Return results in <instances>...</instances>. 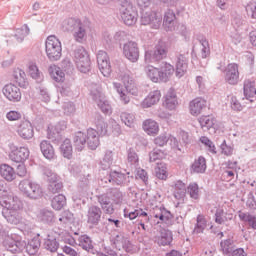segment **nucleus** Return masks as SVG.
Here are the masks:
<instances>
[{
  "instance_id": "1",
  "label": "nucleus",
  "mask_w": 256,
  "mask_h": 256,
  "mask_svg": "<svg viewBox=\"0 0 256 256\" xmlns=\"http://www.w3.org/2000/svg\"><path fill=\"white\" fill-rule=\"evenodd\" d=\"M41 234H37L28 242L25 240H17L13 235L7 236L3 240V247L10 253H22L24 249H26V253L28 255H37L39 253V249H41Z\"/></svg>"
},
{
  "instance_id": "2",
  "label": "nucleus",
  "mask_w": 256,
  "mask_h": 256,
  "mask_svg": "<svg viewBox=\"0 0 256 256\" xmlns=\"http://www.w3.org/2000/svg\"><path fill=\"white\" fill-rule=\"evenodd\" d=\"M90 95L104 115H111L113 113L111 104H109V101L105 99V95L101 92V85L92 83L90 85Z\"/></svg>"
},
{
  "instance_id": "3",
  "label": "nucleus",
  "mask_w": 256,
  "mask_h": 256,
  "mask_svg": "<svg viewBox=\"0 0 256 256\" xmlns=\"http://www.w3.org/2000/svg\"><path fill=\"white\" fill-rule=\"evenodd\" d=\"M120 17L125 25L129 27L137 23V8L129 0H123L120 3Z\"/></svg>"
},
{
  "instance_id": "4",
  "label": "nucleus",
  "mask_w": 256,
  "mask_h": 256,
  "mask_svg": "<svg viewBox=\"0 0 256 256\" xmlns=\"http://www.w3.org/2000/svg\"><path fill=\"white\" fill-rule=\"evenodd\" d=\"M45 51L49 61H59L63 53L61 41L55 35L48 36L45 42Z\"/></svg>"
},
{
  "instance_id": "5",
  "label": "nucleus",
  "mask_w": 256,
  "mask_h": 256,
  "mask_svg": "<svg viewBox=\"0 0 256 256\" xmlns=\"http://www.w3.org/2000/svg\"><path fill=\"white\" fill-rule=\"evenodd\" d=\"M74 61L80 73H89L91 71V58L83 46H78L73 52Z\"/></svg>"
},
{
  "instance_id": "6",
  "label": "nucleus",
  "mask_w": 256,
  "mask_h": 256,
  "mask_svg": "<svg viewBox=\"0 0 256 256\" xmlns=\"http://www.w3.org/2000/svg\"><path fill=\"white\" fill-rule=\"evenodd\" d=\"M21 193L28 199H41L43 197V188L38 183L31 180H23L18 185Z\"/></svg>"
},
{
  "instance_id": "7",
  "label": "nucleus",
  "mask_w": 256,
  "mask_h": 256,
  "mask_svg": "<svg viewBox=\"0 0 256 256\" xmlns=\"http://www.w3.org/2000/svg\"><path fill=\"white\" fill-rule=\"evenodd\" d=\"M167 57V45L159 41L154 50L145 51V63H157Z\"/></svg>"
},
{
  "instance_id": "8",
  "label": "nucleus",
  "mask_w": 256,
  "mask_h": 256,
  "mask_svg": "<svg viewBox=\"0 0 256 256\" xmlns=\"http://www.w3.org/2000/svg\"><path fill=\"white\" fill-rule=\"evenodd\" d=\"M0 205L6 209V213H9V211H21L23 209V202L11 191L2 195Z\"/></svg>"
},
{
  "instance_id": "9",
  "label": "nucleus",
  "mask_w": 256,
  "mask_h": 256,
  "mask_svg": "<svg viewBox=\"0 0 256 256\" xmlns=\"http://www.w3.org/2000/svg\"><path fill=\"white\" fill-rule=\"evenodd\" d=\"M133 177L127 174L117 171H111L104 178L101 179V183H111V185H118L119 187H126L131 183Z\"/></svg>"
},
{
  "instance_id": "10",
  "label": "nucleus",
  "mask_w": 256,
  "mask_h": 256,
  "mask_svg": "<svg viewBox=\"0 0 256 256\" xmlns=\"http://www.w3.org/2000/svg\"><path fill=\"white\" fill-rule=\"evenodd\" d=\"M163 21V16L160 13L153 11H145L142 9L141 11V25H150L152 29H159L161 27V23Z\"/></svg>"
},
{
  "instance_id": "11",
  "label": "nucleus",
  "mask_w": 256,
  "mask_h": 256,
  "mask_svg": "<svg viewBox=\"0 0 256 256\" xmlns=\"http://www.w3.org/2000/svg\"><path fill=\"white\" fill-rule=\"evenodd\" d=\"M154 217V219H159L157 223H165V225H172L173 223V214L165 207L155 206L150 210L149 218Z\"/></svg>"
},
{
  "instance_id": "12",
  "label": "nucleus",
  "mask_w": 256,
  "mask_h": 256,
  "mask_svg": "<svg viewBox=\"0 0 256 256\" xmlns=\"http://www.w3.org/2000/svg\"><path fill=\"white\" fill-rule=\"evenodd\" d=\"M239 64L229 63L224 70V81L228 85H238L239 84Z\"/></svg>"
},
{
  "instance_id": "13",
  "label": "nucleus",
  "mask_w": 256,
  "mask_h": 256,
  "mask_svg": "<svg viewBox=\"0 0 256 256\" xmlns=\"http://www.w3.org/2000/svg\"><path fill=\"white\" fill-rule=\"evenodd\" d=\"M17 135L24 139V141H29L35 137V130L33 129V124L29 120L21 121L16 128Z\"/></svg>"
},
{
  "instance_id": "14",
  "label": "nucleus",
  "mask_w": 256,
  "mask_h": 256,
  "mask_svg": "<svg viewBox=\"0 0 256 256\" xmlns=\"http://www.w3.org/2000/svg\"><path fill=\"white\" fill-rule=\"evenodd\" d=\"M87 223L91 229L97 227L101 223V217H103V210L99 206L91 205L87 210Z\"/></svg>"
},
{
  "instance_id": "15",
  "label": "nucleus",
  "mask_w": 256,
  "mask_h": 256,
  "mask_svg": "<svg viewBox=\"0 0 256 256\" xmlns=\"http://www.w3.org/2000/svg\"><path fill=\"white\" fill-rule=\"evenodd\" d=\"M98 69L104 77L111 75V61L109 55L103 50H99L97 53Z\"/></svg>"
},
{
  "instance_id": "16",
  "label": "nucleus",
  "mask_w": 256,
  "mask_h": 256,
  "mask_svg": "<svg viewBox=\"0 0 256 256\" xmlns=\"http://www.w3.org/2000/svg\"><path fill=\"white\" fill-rule=\"evenodd\" d=\"M123 55L131 63L139 61V46L134 41H129L123 45Z\"/></svg>"
},
{
  "instance_id": "17",
  "label": "nucleus",
  "mask_w": 256,
  "mask_h": 256,
  "mask_svg": "<svg viewBox=\"0 0 256 256\" xmlns=\"http://www.w3.org/2000/svg\"><path fill=\"white\" fill-rule=\"evenodd\" d=\"M44 175L48 177V190L50 193H60L61 189H63V183L59 180V177L57 174H55L50 169H44Z\"/></svg>"
},
{
  "instance_id": "18",
  "label": "nucleus",
  "mask_w": 256,
  "mask_h": 256,
  "mask_svg": "<svg viewBox=\"0 0 256 256\" xmlns=\"http://www.w3.org/2000/svg\"><path fill=\"white\" fill-rule=\"evenodd\" d=\"M2 93L12 103H19L21 101V89L13 83L6 84L2 88Z\"/></svg>"
},
{
  "instance_id": "19",
  "label": "nucleus",
  "mask_w": 256,
  "mask_h": 256,
  "mask_svg": "<svg viewBox=\"0 0 256 256\" xmlns=\"http://www.w3.org/2000/svg\"><path fill=\"white\" fill-rule=\"evenodd\" d=\"M29 155V148L19 147L10 152L9 159L12 160L13 163H25V161L29 159Z\"/></svg>"
},
{
  "instance_id": "20",
  "label": "nucleus",
  "mask_w": 256,
  "mask_h": 256,
  "mask_svg": "<svg viewBox=\"0 0 256 256\" xmlns=\"http://www.w3.org/2000/svg\"><path fill=\"white\" fill-rule=\"evenodd\" d=\"M113 244L117 249H124L126 253H129L132 251L133 246L131 244V240H129V237L125 236L123 233L117 234L113 239Z\"/></svg>"
},
{
  "instance_id": "21",
  "label": "nucleus",
  "mask_w": 256,
  "mask_h": 256,
  "mask_svg": "<svg viewBox=\"0 0 256 256\" xmlns=\"http://www.w3.org/2000/svg\"><path fill=\"white\" fill-rule=\"evenodd\" d=\"M189 53L180 54L177 56L176 61V77H183L187 73V68L189 67Z\"/></svg>"
},
{
  "instance_id": "22",
  "label": "nucleus",
  "mask_w": 256,
  "mask_h": 256,
  "mask_svg": "<svg viewBox=\"0 0 256 256\" xmlns=\"http://www.w3.org/2000/svg\"><path fill=\"white\" fill-rule=\"evenodd\" d=\"M120 79L127 93H129L130 95H137L138 93L137 85L135 84V79H133L131 75L127 73L121 74Z\"/></svg>"
},
{
  "instance_id": "23",
  "label": "nucleus",
  "mask_w": 256,
  "mask_h": 256,
  "mask_svg": "<svg viewBox=\"0 0 256 256\" xmlns=\"http://www.w3.org/2000/svg\"><path fill=\"white\" fill-rule=\"evenodd\" d=\"M98 203H100L106 215H113V213H115V208H113V204H111V197L108 192L98 196Z\"/></svg>"
},
{
  "instance_id": "24",
  "label": "nucleus",
  "mask_w": 256,
  "mask_h": 256,
  "mask_svg": "<svg viewBox=\"0 0 256 256\" xmlns=\"http://www.w3.org/2000/svg\"><path fill=\"white\" fill-rule=\"evenodd\" d=\"M86 143L88 144L89 149H91L92 151H95V149H97V147H99L101 142L99 140V134H98L97 130H95L93 128H89L87 130Z\"/></svg>"
},
{
  "instance_id": "25",
  "label": "nucleus",
  "mask_w": 256,
  "mask_h": 256,
  "mask_svg": "<svg viewBox=\"0 0 256 256\" xmlns=\"http://www.w3.org/2000/svg\"><path fill=\"white\" fill-rule=\"evenodd\" d=\"M77 245L78 247L82 248L83 251H86L87 253H93L95 246L93 245V239H91V236L84 234L80 235L77 238Z\"/></svg>"
},
{
  "instance_id": "26",
  "label": "nucleus",
  "mask_w": 256,
  "mask_h": 256,
  "mask_svg": "<svg viewBox=\"0 0 256 256\" xmlns=\"http://www.w3.org/2000/svg\"><path fill=\"white\" fill-rule=\"evenodd\" d=\"M160 100H161V91L153 90L148 94V97H146L142 101L141 107H143V109H149V107H153V105H157L158 101Z\"/></svg>"
},
{
  "instance_id": "27",
  "label": "nucleus",
  "mask_w": 256,
  "mask_h": 256,
  "mask_svg": "<svg viewBox=\"0 0 256 256\" xmlns=\"http://www.w3.org/2000/svg\"><path fill=\"white\" fill-rule=\"evenodd\" d=\"M2 214L6 221L11 225H19V223H23V214H21V210H9V212L2 211Z\"/></svg>"
},
{
  "instance_id": "28",
  "label": "nucleus",
  "mask_w": 256,
  "mask_h": 256,
  "mask_svg": "<svg viewBox=\"0 0 256 256\" xmlns=\"http://www.w3.org/2000/svg\"><path fill=\"white\" fill-rule=\"evenodd\" d=\"M173 197L177 199V201H183L185 199V195H187V186L181 180H177L173 185Z\"/></svg>"
},
{
  "instance_id": "29",
  "label": "nucleus",
  "mask_w": 256,
  "mask_h": 256,
  "mask_svg": "<svg viewBox=\"0 0 256 256\" xmlns=\"http://www.w3.org/2000/svg\"><path fill=\"white\" fill-rule=\"evenodd\" d=\"M44 248L50 253H57L59 249V241L53 232L47 234V238L44 240Z\"/></svg>"
},
{
  "instance_id": "30",
  "label": "nucleus",
  "mask_w": 256,
  "mask_h": 256,
  "mask_svg": "<svg viewBox=\"0 0 256 256\" xmlns=\"http://www.w3.org/2000/svg\"><path fill=\"white\" fill-rule=\"evenodd\" d=\"M72 33H74V39L77 43H83L85 37H87V23L81 21L78 22Z\"/></svg>"
},
{
  "instance_id": "31",
  "label": "nucleus",
  "mask_w": 256,
  "mask_h": 256,
  "mask_svg": "<svg viewBox=\"0 0 256 256\" xmlns=\"http://www.w3.org/2000/svg\"><path fill=\"white\" fill-rule=\"evenodd\" d=\"M40 151L45 159L50 161L51 159H55V148H53V145L48 140H42L40 142Z\"/></svg>"
},
{
  "instance_id": "32",
  "label": "nucleus",
  "mask_w": 256,
  "mask_h": 256,
  "mask_svg": "<svg viewBox=\"0 0 256 256\" xmlns=\"http://www.w3.org/2000/svg\"><path fill=\"white\" fill-rule=\"evenodd\" d=\"M207 107V101L203 98H195L190 102L191 115H201V111Z\"/></svg>"
},
{
  "instance_id": "33",
  "label": "nucleus",
  "mask_w": 256,
  "mask_h": 256,
  "mask_svg": "<svg viewBox=\"0 0 256 256\" xmlns=\"http://www.w3.org/2000/svg\"><path fill=\"white\" fill-rule=\"evenodd\" d=\"M207 171V160H205V157L199 156L198 159H196L191 167H190V173H205Z\"/></svg>"
},
{
  "instance_id": "34",
  "label": "nucleus",
  "mask_w": 256,
  "mask_h": 256,
  "mask_svg": "<svg viewBox=\"0 0 256 256\" xmlns=\"http://www.w3.org/2000/svg\"><path fill=\"white\" fill-rule=\"evenodd\" d=\"M73 143L76 151H83L85 145H87V134L82 131H78L74 134Z\"/></svg>"
},
{
  "instance_id": "35",
  "label": "nucleus",
  "mask_w": 256,
  "mask_h": 256,
  "mask_svg": "<svg viewBox=\"0 0 256 256\" xmlns=\"http://www.w3.org/2000/svg\"><path fill=\"white\" fill-rule=\"evenodd\" d=\"M124 217L133 221V219H137V217H144V223H149L150 218L147 212L143 211V209L129 211V209H124Z\"/></svg>"
},
{
  "instance_id": "36",
  "label": "nucleus",
  "mask_w": 256,
  "mask_h": 256,
  "mask_svg": "<svg viewBox=\"0 0 256 256\" xmlns=\"http://www.w3.org/2000/svg\"><path fill=\"white\" fill-rule=\"evenodd\" d=\"M144 71L147 77L153 83H159V81H161V70H159V68H156L155 66H152V65H148L144 68Z\"/></svg>"
},
{
  "instance_id": "37",
  "label": "nucleus",
  "mask_w": 256,
  "mask_h": 256,
  "mask_svg": "<svg viewBox=\"0 0 256 256\" xmlns=\"http://www.w3.org/2000/svg\"><path fill=\"white\" fill-rule=\"evenodd\" d=\"M178 103L179 102H177V94H175V90L170 89L165 96V107L170 111H173V109H176Z\"/></svg>"
},
{
  "instance_id": "38",
  "label": "nucleus",
  "mask_w": 256,
  "mask_h": 256,
  "mask_svg": "<svg viewBox=\"0 0 256 256\" xmlns=\"http://www.w3.org/2000/svg\"><path fill=\"white\" fill-rule=\"evenodd\" d=\"M65 129H67V122H58L54 127V132H48V139H52V141H57V139H61V133L62 131H65Z\"/></svg>"
},
{
  "instance_id": "39",
  "label": "nucleus",
  "mask_w": 256,
  "mask_h": 256,
  "mask_svg": "<svg viewBox=\"0 0 256 256\" xmlns=\"http://www.w3.org/2000/svg\"><path fill=\"white\" fill-rule=\"evenodd\" d=\"M243 89L246 99L253 101V97L256 95L255 80H245Z\"/></svg>"
},
{
  "instance_id": "40",
  "label": "nucleus",
  "mask_w": 256,
  "mask_h": 256,
  "mask_svg": "<svg viewBox=\"0 0 256 256\" xmlns=\"http://www.w3.org/2000/svg\"><path fill=\"white\" fill-rule=\"evenodd\" d=\"M38 221H41V223H53V220L55 219V214H53V211L43 208L41 209L37 214Z\"/></svg>"
},
{
  "instance_id": "41",
  "label": "nucleus",
  "mask_w": 256,
  "mask_h": 256,
  "mask_svg": "<svg viewBox=\"0 0 256 256\" xmlns=\"http://www.w3.org/2000/svg\"><path fill=\"white\" fill-rule=\"evenodd\" d=\"M173 73H175V68L173 67V65L165 62L160 70L161 82L167 83V81H169V78L171 77V75H173Z\"/></svg>"
},
{
  "instance_id": "42",
  "label": "nucleus",
  "mask_w": 256,
  "mask_h": 256,
  "mask_svg": "<svg viewBox=\"0 0 256 256\" xmlns=\"http://www.w3.org/2000/svg\"><path fill=\"white\" fill-rule=\"evenodd\" d=\"M0 175L6 181H14L16 177L15 170L13 169V167L7 164H2L0 166Z\"/></svg>"
},
{
  "instance_id": "43",
  "label": "nucleus",
  "mask_w": 256,
  "mask_h": 256,
  "mask_svg": "<svg viewBox=\"0 0 256 256\" xmlns=\"http://www.w3.org/2000/svg\"><path fill=\"white\" fill-rule=\"evenodd\" d=\"M143 129L148 135H157L159 133V124L152 119L143 122Z\"/></svg>"
},
{
  "instance_id": "44",
  "label": "nucleus",
  "mask_w": 256,
  "mask_h": 256,
  "mask_svg": "<svg viewBox=\"0 0 256 256\" xmlns=\"http://www.w3.org/2000/svg\"><path fill=\"white\" fill-rule=\"evenodd\" d=\"M238 217L240 221H243L244 223H248L249 227L252 229H256V216L253 214H250L249 212H238Z\"/></svg>"
},
{
  "instance_id": "45",
  "label": "nucleus",
  "mask_w": 256,
  "mask_h": 256,
  "mask_svg": "<svg viewBox=\"0 0 256 256\" xmlns=\"http://www.w3.org/2000/svg\"><path fill=\"white\" fill-rule=\"evenodd\" d=\"M177 19V15H175V11L172 9H167L164 12V18H163V24L165 27H168V29L173 28V25H175V20Z\"/></svg>"
},
{
  "instance_id": "46",
  "label": "nucleus",
  "mask_w": 256,
  "mask_h": 256,
  "mask_svg": "<svg viewBox=\"0 0 256 256\" xmlns=\"http://www.w3.org/2000/svg\"><path fill=\"white\" fill-rule=\"evenodd\" d=\"M95 124L98 135H107V122H105V119H103V116L101 114L95 115Z\"/></svg>"
},
{
  "instance_id": "47",
  "label": "nucleus",
  "mask_w": 256,
  "mask_h": 256,
  "mask_svg": "<svg viewBox=\"0 0 256 256\" xmlns=\"http://www.w3.org/2000/svg\"><path fill=\"white\" fill-rule=\"evenodd\" d=\"M49 73L50 77L56 81V83H61V81L65 79V72H63V70L56 65L49 67Z\"/></svg>"
},
{
  "instance_id": "48",
  "label": "nucleus",
  "mask_w": 256,
  "mask_h": 256,
  "mask_svg": "<svg viewBox=\"0 0 256 256\" xmlns=\"http://www.w3.org/2000/svg\"><path fill=\"white\" fill-rule=\"evenodd\" d=\"M172 241L173 233L169 230H162L158 238V245L165 247L167 245H171Z\"/></svg>"
},
{
  "instance_id": "49",
  "label": "nucleus",
  "mask_w": 256,
  "mask_h": 256,
  "mask_svg": "<svg viewBox=\"0 0 256 256\" xmlns=\"http://www.w3.org/2000/svg\"><path fill=\"white\" fill-rule=\"evenodd\" d=\"M107 193L110 197V200L115 203V205H119V203L123 202V192H121L118 188H110L107 190Z\"/></svg>"
},
{
  "instance_id": "50",
  "label": "nucleus",
  "mask_w": 256,
  "mask_h": 256,
  "mask_svg": "<svg viewBox=\"0 0 256 256\" xmlns=\"http://www.w3.org/2000/svg\"><path fill=\"white\" fill-rule=\"evenodd\" d=\"M61 153L66 159H71L73 157V145L71 140L65 139L60 146Z\"/></svg>"
},
{
  "instance_id": "51",
  "label": "nucleus",
  "mask_w": 256,
  "mask_h": 256,
  "mask_svg": "<svg viewBox=\"0 0 256 256\" xmlns=\"http://www.w3.org/2000/svg\"><path fill=\"white\" fill-rule=\"evenodd\" d=\"M199 123L204 131H209V129H213V127H215L217 120L211 116H202L199 118Z\"/></svg>"
},
{
  "instance_id": "52",
  "label": "nucleus",
  "mask_w": 256,
  "mask_h": 256,
  "mask_svg": "<svg viewBox=\"0 0 256 256\" xmlns=\"http://www.w3.org/2000/svg\"><path fill=\"white\" fill-rule=\"evenodd\" d=\"M169 141L174 143V145H177V138L169 136L167 134H161L154 139V143L158 147H163V146L167 145V142H169Z\"/></svg>"
},
{
  "instance_id": "53",
  "label": "nucleus",
  "mask_w": 256,
  "mask_h": 256,
  "mask_svg": "<svg viewBox=\"0 0 256 256\" xmlns=\"http://www.w3.org/2000/svg\"><path fill=\"white\" fill-rule=\"evenodd\" d=\"M28 71L30 77H32V79H35L37 83H41V81H43V73L39 71V67H37V64L30 63L28 66Z\"/></svg>"
},
{
  "instance_id": "54",
  "label": "nucleus",
  "mask_w": 256,
  "mask_h": 256,
  "mask_svg": "<svg viewBox=\"0 0 256 256\" xmlns=\"http://www.w3.org/2000/svg\"><path fill=\"white\" fill-rule=\"evenodd\" d=\"M205 229H207V219L202 214H199L196 218L194 233L199 235V233H203Z\"/></svg>"
},
{
  "instance_id": "55",
  "label": "nucleus",
  "mask_w": 256,
  "mask_h": 256,
  "mask_svg": "<svg viewBox=\"0 0 256 256\" xmlns=\"http://www.w3.org/2000/svg\"><path fill=\"white\" fill-rule=\"evenodd\" d=\"M30 31L31 30L29 29V26H27V24H24L21 28H18L14 35L16 41L18 43H23V41L25 40V37L29 35Z\"/></svg>"
},
{
  "instance_id": "56",
  "label": "nucleus",
  "mask_w": 256,
  "mask_h": 256,
  "mask_svg": "<svg viewBox=\"0 0 256 256\" xmlns=\"http://www.w3.org/2000/svg\"><path fill=\"white\" fill-rule=\"evenodd\" d=\"M66 203L67 198H65V195L63 194H59L52 199V207L56 211H61V208L65 207Z\"/></svg>"
},
{
  "instance_id": "57",
  "label": "nucleus",
  "mask_w": 256,
  "mask_h": 256,
  "mask_svg": "<svg viewBox=\"0 0 256 256\" xmlns=\"http://www.w3.org/2000/svg\"><path fill=\"white\" fill-rule=\"evenodd\" d=\"M12 77L14 82L18 83L20 87H23L25 85L26 74H25V71H23L22 69H19V68L14 69Z\"/></svg>"
},
{
  "instance_id": "58",
  "label": "nucleus",
  "mask_w": 256,
  "mask_h": 256,
  "mask_svg": "<svg viewBox=\"0 0 256 256\" xmlns=\"http://www.w3.org/2000/svg\"><path fill=\"white\" fill-rule=\"evenodd\" d=\"M127 161L131 167L139 166V155L135 152V149L129 148L127 151Z\"/></svg>"
},
{
  "instance_id": "59",
  "label": "nucleus",
  "mask_w": 256,
  "mask_h": 256,
  "mask_svg": "<svg viewBox=\"0 0 256 256\" xmlns=\"http://www.w3.org/2000/svg\"><path fill=\"white\" fill-rule=\"evenodd\" d=\"M186 193L189 195L194 201L199 199V185L197 183H190L186 188Z\"/></svg>"
},
{
  "instance_id": "60",
  "label": "nucleus",
  "mask_w": 256,
  "mask_h": 256,
  "mask_svg": "<svg viewBox=\"0 0 256 256\" xmlns=\"http://www.w3.org/2000/svg\"><path fill=\"white\" fill-rule=\"evenodd\" d=\"M81 22V20L75 19V18H68L66 19L63 24L62 27L64 29V31H75V28L77 27V25Z\"/></svg>"
},
{
  "instance_id": "61",
  "label": "nucleus",
  "mask_w": 256,
  "mask_h": 256,
  "mask_svg": "<svg viewBox=\"0 0 256 256\" xmlns=\"http://www.w3.org/2000/svg\"><path fill=\"white\" fill-rule=\"evenodd\" d=\"M101 168L102 169H109L111 165H113V151L107 150L105 152L103 161L100 162Z\"/></svg>"
},
{
  "instance_id": "62",
  "label": "nucleus",
  "mask_w": 256,
  "mask_h": 256,
  "mask_svg": "<svg viewBox=\"0 0 256 256\" xmlns=\"http://www.w3.org/2000/svg\"><path fill=\"white\" fill-rule=\"evenodd\" d=\"M120 117L122 123H124L127 127H133V125H135V114L123 112Z\"/></svg>"
},
{
  "instance_id": "63",
  "label": "nucleus",
  "mask_w": 256,
  "mask_h": 256,
  "mask_svg": "<svg viewBox=\"0 0 256 256\" xmlns=\"http://www.w3.org/2000/svg\"><path fill=\"white\" fill-rule=\"evenodd\" d=\"M200 44L202 46L201 57H202V59H207V57H209V55H211V47L209 46V41H207V39H205V38H202L200 40Z\"/></svg>"
},
{
  "instance_id": "64",
  "label": "nucleus",
  "mask_w": 256,
  "mask_h": 256,
  "mask_svg": "<svg viewBox=\"0 0 256 256\" xmlns=\"http://www.w3.org/2000/svg\"><path fill=\"white\" fill-rule=\"evenodd\" d=\"M246 12L248 17L256 19V0H252L246 5Z\"/></svg>"
}]
</instances>
